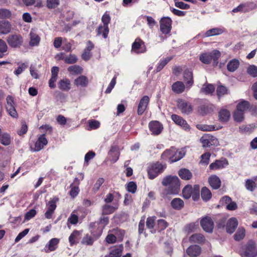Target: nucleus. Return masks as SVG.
<instances>
[{"mask_svg": "<svg viewBox=\"0 0 257 257\" xmlns=\"http://www.w3.org/2000/svg\"><path fill=\"white\" fill-rule=\"evenodd\" d=\"M162 184L164 186H168L167 193L177 194L180 190V180L176 176H167L164 177Z\"/></svg>", "mask_w": 257, "mask_h": 257, "instance_id": "f257e3e1", "label": "nucleus"}, {"mask_svg": "<svg viewBox=\"0 0 257 257\" xmlns=\"http://www.w3.org/2000/svg\"><path fill=\"white\" fill-rule=\"evenodd\" d=\"M220 56V53L217 50H214L211 52L205 53L201 54L199 60L204 64H208L210 63L212 60L214 63L217 64V60Z\"/></svg>", "mask_w": 257, "mask_h": 257, "instance_id": "f03ea898", "label": "nucleus"}, {"mask_svg": "<svg viewBox=\"0 0 257 257\" xmlns=\"http://www.w3.org/2000/svg\"><path fill=\"white\" fill-rule=\"evenodd\" d=\"M7 42L9 46L15 49L20 48L23 44V37L20 34H14L7 37Z\"/></svg>", "mask_w": 257, "mask_h": 257, "instance_id": "7ed1b4c3", "label": "nucleus"}, {"mask_svg": "<svg viewBox=\"0 0 257 257\" xmlns=\"http://www.w3.org/2000/svg\"><path fill=\"white\" fill-rule=\"evenodd\" d=\"M166 168L165 165H162L159 162L152 164L148 168V173L151 179L156 178L159 174L162 173Z\"/></svg>", "mask_w": 257, "mask_h": 257, "instance_id": "20e7f679", "label": "nucleus"}, {"mask_svg": "<svg viewBox=\"0 0 257 257\" xmlns=\"http://www.w3.org/2000/svg\"><path fill=\"white\" fill-rule=\"evenodd\" d=\"M176 102L178 109L182 113L189 114L192 112V105L188 101L180 98L177 100Z\"/></svg>", "mask_w": 257, "mask_h": 257, "instance_id": "39448f33", "label": "nucleus"}, {"mask_svg": "<svg viewBox=\"0 0 257 257\" xmlns=\"http://www.w3.org/2000/svg\"><path fill=\"white\" fill-rule=\"evenodd\" d=\"M59 201L58 197L55 196L50 199V200L46 203L47 210L45 213V217L47 219L52 218V215L56 208V203Z\"/></svg>", "mask_w": 257, "mask_h": 257, "instance_id": "423d86ee", "label": "nucleus"}, {"mask_svg": "<svg viewBox=\"0 0 257 257\" xmlns=\"http://www.w3.org/2000/svg\"><path fill=\"white\" fill-rule=\"evenodd\" d=\"M6 100L7 111L12 117L14 118H17L18 117V114L14 106V98L11 95H8L7 97Z\"/></svg>", "mask_w": 257, "mask_h": 257, "instance_id": "0eeeda50", "label": "nucleus"}, {"mask_svg": "<svg viewBox=\"0 0 257 257\" xmlns=\"http://www.w3.org/2000/svg\"><path fill=\"white\" fill-rule=\"evenodd\" d=\"M200 142L203 147H209L211 146H215L218 144L217 139L215 137L209 135L203 136L200 138Z\"/></svg>", "mask_w": 257, "mask_h": 257, "instance_id": "6e6552de", "label": "nucleus"}, {"mask_svg": "<svg viewBox=\"0 0 257 257\" xmlns=\"http://www.w3.org/2000/svg\"><path fill=\"white\" fill-rule=\"evenodd\" d=\"M172 20L169 17H164L160 20V30L163 33H170L172 28Z\"/></svg>", "mask_w": 257, "mask_h": 257, "instance_id": "1a4fd4ad", "label": "nucleus"}, {"mask_svg": "<svg viewBox=\"0 0 257 257\" xmlns=\"http://www.w3.org/2000/svg\"><path fill=\"white\" fill-rule=\"evenodd\" d=\"M132 51L136 53H143L146 51L144 42L140 38H137L132 44Z\"/></svg>", "mask_w": 257, "mask_h": 257, "instance_id": "9d476101", "label": "nucleus"}, {"mask_svg": "<svg viewBox=\"0 0 257 257\" xmlns=\"http://www.w3.org/2000/svg\"><path fill=\"white\" fill-rule=\"evenodd\" d=\"M244 254L247 257H254L257 255L256 243L254 241L250 240L248 242L246 246Z\"/></svg>", "mask_w": 257, "mask_h": 257, "instance_id": "9b49d317", "label": "nucleus"}, {"mask_svg": "<svg viewBox=\"0 0 257 257\" xmlns=\"http://www.w3.org/2000/svg\"><path fill=\"white\" fill-rule=\"evenodd\" d=\"M203 229L207 232H212L214 228V223L210 217H205L200 221Z\"/></svg>", "mask_w": 257, "mask_h": 257, "instance_id": "f8f14e48", "label": "nucleus"}, {"mask_svg": "<svg viewBox=\"0 0 257 257\" xmlns=\"http://www.w3.org/2000/svg\"><path fill=\"white\" fill-rule=\"evenodd\" d=\"M150 131L153 135H159L163 128V125L158 121H151L149 124Z\"/></svg>", "mask_w": 257, "mask_h": 257, "instance_id": "ddd939ff", "label": "nucleus"}, {"mask_svg": "<svg viewBox=\"0 0 257 257\" xmlns=\"http://www.w3.org/2000/svg\"><path fill=\"white\" fill-rule=\"evenodd\" d=\"M150 101V98L148 96H144L140 100L138 106L137 113L139 115H141L145 112L147 109L149 103Z\"/></svg>", "mask_w": 257, "mask_h": 257, "instance_id": "4468645a", "label": "nucleus"}, {"mask_svg": "<svg viewBox=\"0 0 257 257\" xmlns=\"http://www.w3.org/2000/svg\"><path fill=\"white\" fill-rule=\"evenodd\" d=\"M171 118L176 124L181 126L184 130L186 131H189L190 126L186 121L182 117L177 114H173L171 115Z\"/></svg>", "mask_w": 257, "mask_h": 257, "instance_id": "2eb2a0df", "label": "nucleus"}, {"mask_svg": "<svg viewBox=\"0 0 257 257\" xmlns=\"http://www.w3.org/2000/svg\"><path fill=\"white\" fill-rule=\"evenodd\" d=\"M238 221L235 217L230 218L227 222L226 225V231L229 233L234 232L238 226Z\"/></svg>", "mask_w": 257, "mask_h": 257, "instance_id": "dca6fc26", "label": "nucleus"}, {"mask_svg": "<svg viewBox=\"0 0 257 257\" xmlns=\"http://www.w3.org/2000/svg\"><path fill=\"white\" fill-rule=\"evenodd\" d=\"M183 79L186 82L187 88H190L194 83L193 73L189 69H186L183 73Z\"/></svg>", "mask_w": 257, "mask_h": 257, "instance_id": "f3484780", "label": "nucleus"}, {"mask_svg": "<svg viewBox=\"0 0 257 257\" xmlns=\"http://www.w3.org/2000/svg\"><path fill=\"white\" fill-rule=\"evenodd\" d=\"M47 143L48 142L45 137V135H41L35 144L34 151L38 152L40 151L44 148V146L47 144Z\"/></svg>", "mask_w": 257, "mask_h": 257, "instance_id": "a211bd4d", "label": "nucleus"}, {"mask_svg": "<svg viewBox=\"0 0 257 257\" xmlns=\"http://www.w3.org/2000/svg\"><path fill=\"white\" fill-rule=\"evenodd\" d=\"M12 29V25L8 21H0V34L6 35L9 33Z\"/></svg>", "mask_w": 257, "mask_h": 257, "instance_id": "6ab92c4d", "label": "nucleus"}, {"mask_svg": "<svg viewBox=\"0 0 257 257\" xmlns=\"http://www.w3.org/2000/svg\"><path fill=\"white\" fill-rule=\"evenodd\" d=\"M59 69L58 67L54 66L51 69V77L49 80V84L51 88H55L56 85L55 82L57 79V75Z\"/></svg>", "mask_w": 257, "mask_h": 257, "instance_id": "aec40b11", "label": "nucleus"}, {"mask_svg": "<svg viewBox=\"0 0 257 257\" xmlns=\"http://www.w3.org/2000/svg\"><path fill=\"white\" fill-rule=\"evenodd\" d=\"M228 164L226 159L222 160H216L215 162L211 163L209 168L211 170H217L224 168Z\"/></svg>", "mask_w": 257, "mask_h": 257, "instance_id": "412c9836", "label": "nucleus"}, {"mask_svg": "<svg viewBox=\"0 0 257 257\" xmlns=\"http://www.w3.org/2000/svg\"><path fill=\"white\" fill-rule=\"evenodd\" d=\"M214 106L209 103H206L201 105L199 109V113L204 115L213 111Z\"/></svg>", "mask_w": 257, "mask_h": 257, "instance_id": "4be33fe9", "label": "nucleus"}, {"mask_svg": "<svg viewBox=\"0 0 257 257\" xmlns=\"http://www.w3.org/2000/svg\"><path fill=\"white\" fill-rule=\"evenodd\" d=\"M59 239L56 238L51 239L45 247V251L46 252L53 251L57 247Z\"/></svg>", "mask_w": 257, "mask_h": 257, "instance_id": "5701e85b", "label": "nucleus"}, {"mask_svg": "<svg viewBox=\"0 0 257 257\" xmlns=\"http://www.w3.org/2000/svg\"><path fill=\"white\" fill-rule=\"evenodd\" d=\"M208 182L210 185L214 189H217L221 186V181L216 175L211 176L208 179Z\"/></svg>", "mask_w": 257, "mask_h": 257, "instance_id": "b1692460", "label": "nucleus"}, {"mask_svg": "<svg viewBox=\"0 0 257 257\" xmlns=\"http://www.w3.org/2000/svg\"><path fill=\"white\" fill-rule=\"evenodd\" d=\"M185 89V85L182 81H178L174 83L172 85V90L176 93H182L184 92Z\"/></svg>", "mask_w": 257, "mask_h": 257, "instance_id": "393cba45", "label": "nucleus"}, {"mask_svg": "<svg viewBox=\"0 0 257 257\" xmlns=\"http://www.w3.org/2000/svg\"><path fill=\"white\" fill-rule=\"evenodd\" d=\"M186 252L189 256H197L201 253V247L197 245H191L187 248Z\"/></svg>", "mask_w": 257, "mask_h": 257, "instance_id": "a878e982", "label": "nucleus"}, {"mask_svg": "<svg viewBox=\"0 0 257 257\" xmlns=\"http://www.w3.org/2000/svg\"><path fill=\"white\" fill-rule=\"evenodd\" d=\"M239 64L238 60L233 59L228 63L227 65V70L231 72H234L238 68Z\"/></svg>", "mask_w": 257, "mask_h": 257, "instance_id": "bb28decb", "label": "nucleus"}, {"mask_svg": "<svg viewBox=\"0 0 257 257\" xmlns=\"http://www.w3.org/2000/svg\"><path fill=\"white\" fill-rule=\"evenodd\" d=\"M109 155L112 157L111 161L115 163L119 158V153L118 148L116 146H112L109 152Z\"/></svg>", "mask_w": 257, "mask_h": 257, "instance_id": "cd10ccee", "label": "nucleus"}, {"mask_svg": "<svg viewBox=\"0 0 257 257\" xmlns=\"http://www.w3.org/2000/svg\"><path fill=\"white\" fill-rule=\"evenodd\" d=\"M205 240L204 236L200 233L194 234L189 238V241L193 243H202L204 242Z\"/></svg>", "mask_w": 257, "mask_h": 257, "instance_id": "c85d7f7f", "label": "nucleus"}, {"mask_svg": "<svg viewBox=\"0 0 257 257\" xmlns=\"http://www.w3.org/2000/svg\"><path fill=\"white\" fill-rule=\"evenodd\" d=\"M172 162H175L180 160L184 156V153L178 151L176 148L172 147Z\"/></svg>", "mask_w": 257, "mask_h": 257, "instance_id": "c756f323", "label": "nucleus"}, {"mask_svg": "<svg viewBox=\"0 0 257 257\" xmlns=\"http://www.w3.org/2000/svg\"><path fill=\"white\" fill-rule=\"evenodd\" d=\"M178 174L180 178L185 180H190L192 177V173L185 168L180 169Z\"/></svg>", "mask_w": 257, "mask_h": 257, "instance_id": "7c9ffc66", "label": "nucleus"}, {"mask_svg": "<svg viewBox=\"0 0 257 257\" xmlns=\"http://www.w3.org/2000/svg\"><path fill=\"white\" fill-rule=\"evenodd\" d=\"M201 196L204 201H207L211 198L212 194L208 188L204 187L201 189Z\"/></svg>", "mask_w": 257, "mask_h": 257, "instance_id": "2f4dec72", "label": "nucleus"}, {"mask_svg": "<svg viewBox=\"0 0 257 257\" xmlns=\"http://www.w3.org/2000/svg\"><path fill=\"white\" fill-rule=\"evenodd\" d=\"M80 232L79 231H74L69 237V241L71 245L76 243L80 238Z\"/></svg>", "mask_w": 257, "mask_h": 257, "instance_id": "473e14b6", "label": "nucleus"}, {"mask_svg": "<svg viewBox=\"0 0 257 257\" xmlns=\"http://www.w3.org/2000/svg\"><path fill=\"white\" fill-rule=\"evenodd\" d=\"M30 35V41L29 42V45L31 46H37L39 44L40 41L39 36L32 32H31Z\"/></svg>", "mask_w": 257, "mask_h": 257, "instance_id": "72a5a7b5", "label": "nucleus"}, {"mask_svg": "<svg viewBox=\"0 0 257 257\" xmlns=\"http://www.w3.org/2000/svg\"><path fill=\"white\" fill-rule=\"evenodd\" d=\"M102 22L103 24V26H104V30H105V36H106V34L107 32H109V28H108V24L110 23V18L109 15L104 14L101 18Z\"/></svg>", "mask_w": 257, "mask_h": 257, "instance_id": "f704fd0d", "label": "nucleus"}, {"mask_svg": "<svg viewBox=\"0 0 257 257\" xmlns=\"http://www.w3.org/2000/svg\"><path fill=\"white\" fill-rule=\"evenodd\" d=\"M172 207L175 209H181L184 206V202L180 198H175L171 201Z\"/></svg>", "mask_w": 257, "mask_h": 257, "instance_id": "c9c22d12", "label": "nucleus"}, {"mask_svg": "<svg viewBox=\"0 0 257 257\" xmlns=\"http://www.w3.org/2000/svg\"><path fill=\"white\" fill-rule=\"evenodd\" d=\"M116 209H117V204L114 206L109 205H104L102 207V214H109L112 213Z\"/></svg>", "mask_w": 257, "mask_h": 257, "instance_id": "e433bc0d", "label": "nucleus"}, {"mask_svg": "<svg viewBox=\"0 0 257 257\" xmlns=\"http://www.w3.org/2000/svg\"><path fill=\"white\" fill-rule=\"evenodd\" d=\"M230 117V112L226 109H221L219 112V118L221 121H227Z\"/></svg>", "mask_w": 257, "mask_h": 257, "instance_id": "4c0bfd02", "label": "nucleus"}, {"mask_svg": "<svg viewBox=\"0 0 257 257\" xmlns=\"http://www.w3.org/2000/svg\"><path fill=\"white\" fill-rule=\"evenodd\" d=\"M11 138L9 134L4 133L0 135V143L4 146H8L11 144Z\"/></svg>", "mask_w": 257, "mask_h": 257, "instance_id": "58836bf2", "label": "nucleus"}, {"mask_svg": "<svg viewBox=\"0 0 257 257\" xmlns=\"http://www.w3.org/2000/svg\"><path fill=\"white\" fill-rule=\"evenodd\" d=\"M8 47L6 42L0 39V58H3L7 54Z\"/></svg>", "mask_w": 257, "mask_h": 257, "instance_id": "ea45409f", "label": "nucleus"}, {"mask_svg": "<svg viewBox=\"0 0 257 257\" xmlns=\"http://www.w3.org/2000/svg\"><path fill=\"white\" fill-rule=\"evenodd\" d=\"M223 32V31L221 28H215L210 29L206 32L205 36L206 37L213 36L221 34Z\"/></svg>", "mask_w": 257, "mask_h": 257, "instance_id": "a19ab883", "label": "nucleus"}, {"mask_svg": "<svg viewBox=\"0 0 257 257\" xmlns=\"http://www.w3.org/2000/svg\"><path fill=\"white\" fill-rule=\"evenodd\" d=\"M172 153V148L170 149L166 150L161 155L162 159L168 161V162L170 163H173V162H172V157H173Z\"/></svg>", "mask_w": 257, "mask_h": 257, "instance_id": "79ce46f5", "label": "nucleus"}, {"mask_svg": "<svg viewBox=\"0 0 257 257\" xmlns=\"http://www.w3.org/2000/svg\"><path fill=\"white\" fill-rule=\"evenodd\" d=\"M193 189L191 185H188L186 186L182 191L183 196L185 199H189L191 197L192 194Z\"/></svg>", "mask_w": 257, "mask_h": 257, "instance_id": "37998d69", "label": "nucleus"}, {"mask_svg": "<svg viewBox=\"0 0 257 257\" xmlns=\"http://www.w3.org/2000/svg\"><path fill=\"white\" fill-rule=\"evenodd\" d=\"M249 106L250 104L248 101L242 100L237 104L236 109L244 112L249 108Z\"/></svg>", "mask_w": 257, "mask_h": 257, "instance_id": "c03bdc74", "label": "nucleus"}, {"mask_svg": "<svg viewBox=\"0 0 257 257\" xmlns=\"http://www.w3.org/2000/svg\"><path fill=\"white\" fill-rule=\"evenodd\" d=\"M215 90V87L213 85L211 84H207L204 85L203 87L201 89V92L205 93L206 94H212Z\"/></svg>", "mask_w": 257, "mask_h": 257, "instance_id": "a18cd8bd", "label": "nucleus"}, {"mask_svg": "<svg viewBox=\"0 0 257 257\" xmlns=\"http://www.w3.org/2000/svg\"><path fill=\"white\" fill-rule=\"evenodd\" d=\"M245 187L247 190L251 192L253 191L255 187H256L255 179L254 180L251 179H247L245 181Z\"/></svg>", "mask_w": 257, "mask_h": 257, "instance_id": "49530a36", "label": "nucleus"}, {"mask_svg": "<svg viewBox=\"0 0 257 257\" xmlns=\"http://www.w3.org/2000/svg\"><path fill=\"white\" fill-rule=\"evenodd\" d=\"M69 188L70 190L68 192V194L71 198L74 199L79 194L80 191L79 187L77 186H74L73 185H70Z\"/></svg>", "mask_w": 257, "mask_h": 257, "instance_id": "de8ad7c7", "label": "nucleus"}, {"mask_svg": "<svg viewBox=\"0 0 257 257\" xmlns=\"http://www.w3.org/2000/svg\"><path fill=\"white\" fill-rule=\"evenodd\" d=\"M88 83L86 76L81 75L75 80V84L77 86H85Z\"/></svg>", "mask_w": 257, "mask_h": 257, "instance_id": "09e8293b", "label": "nucleus"}, {"mask_svg": "<svg viewBox=\"0 0 257 257\" xmlns=\"http://www.w3.org/2000/svg\"><path fill=\"white\" fill-rule=\"evenodd\" d=\"M111 232L113 233L116 237V238L120 241H121L123 239L125 234V231L124 230H122L118 228L112 229Z\"/></svg>", "mask_w": 257, "mask_h": 257, "instance_id": "8fccbe9b", "label": "nucleus"}, {"mask_svg": "<svg viewBox=\"0 0 257 257\" xmlns=\"http://www.w3.org/2000/svg\"><path fill=\"white\" fill-rule=\"evenodd\" d=\"M245 230L243 227H239L234 235L235 240L239 241L243 239L245 236Z\"/></svg>", "mask_w": 257, "mask_h": 257, "instance_id": "3c124183", "label": "nucleus"}, {"mask_svg": "<svg viewBox=\"0 0 257 257\" xmlns=\"http://www.w3.org/2000/svg\"><path fill=\"white\" fill-rule=\"evenodd\" d=\"M68 71L72 74H79L82 72V68L78 65H73L68 68Z\"/></svg>", "mask_w": 257, "mask_h": 257, "instance_id": "603ef678", "label": "nucleus"}, {"mask_svg": "<svg viewBox=\"0 0 257 257\" xmlns=\"http://www.w3.org/2000/svg\"><path fill=\"white\" fill-rule=\"evenodd\" d=\"M11 12L6 9H0V19H10L11 17Z\"/></svg>", "mask_w": 257, "mask_h": 257, "instance_id": "864d4df0", "label": "nucleus"}, {"mask_svg": "<svg viewBox=\"0 0 257 257\" xmlns=\"http://www.w3.org/2000/svg\"><path fill=\"white\" fill-rule=\"evenodd\" d=\"M172 59V57H168L161 60L156 68L157 72L160 71Z\"/></svg>", "mask_w": 257, "mask_h": 257, "instance_id": "5fc2aeb1", "label": "nucleus"}, {"mask_svg": "<svg viewBox=\"0 0 257 257\" xmlns=\"http://www.w3.org/2000/svg\"><path fill=\"white\" fill-rule=\"evenodd\" d=\"M244 112L236 109L233 114L234 120L237 122H241L244 119Z\"/></svg>", "mask_w": 257, "mask_h": 257, "instance_id": "6e6d98bb", "label": "nucleus"}, {"mask_svg": "<svg viewBox=\"0 0 257 257\" xmlns=\"http://www.w3.org/2000/svg\"><path fill=\"white\" fill-rule=\"evenodd\" d=\"M121 254V249L118 247H115L110 251L109 254L105 255L104 257H120Z\"/></svg>", "mask_w": 257, "mask_h": 257, "instance_id": "4d7b16f0", "label": "nucleus"}, {"mask_svg": "<svg viewBox=\"0 0 257 257\" xmlns=\"http://www.w3.org/2000/svg\"><path fill=\"white\" fill-rule=\"evenodd\" d=\"M247 73L253 77H257V67L254 65H251L247 69Z\"/></svg>", "mask_w": 257, "mask_h": 257, "instance_id": "13d9d810", "label": "nucleus"}, {"mask_svg": "<svg viewBox=\"0 0 257 257\" xmlns=\"http://www.w3.org/2000/svg\"><path fill=\"white\" fill-rule=\"evenodd\" d=\"M59 4V0H47L46 1V6L50 9L56 8Z\"/></svg>", "mask_w": 257, "mask_h": 257, "instance_id": "bf43d9fd", "label": "nucleus"}, {"mask_svg": "<svg viewBox=\"0 0 257 257\" xmlns=\"http://www.w3.org/2000/svg\"><path fill=\"white\" fill-rule=\"evenodd\" d=\"M78 216L73 213H71L70 216L68 218L67 225L70 228L69 224H76L78 222Z\"/></svg>", "mask_w": 257, "mask_h": 257, "instance_id": "052dcab7", "label": "nucleus"}, {"mask_svg": "<svg viewBox=\"0 0 257 257\" xmlns=\"http://www.w3.org/2000/svg\"><path fill=\"white\" fill-rule=\"evenodd\" d=\"M192 198L194 200H196L199 197V186L198 185H195L193 187H192Z\"/></svg>", "mask_w": 257, "mask_h": 257, "instance_id": "680f3d73", "label": "nucleus"}, {"mask_svg": "<svg viewBox=\"0 0 257 257\" xmlns=\"http://www.w3.org/2000/svg\"><path fill=\"white\" fill-rule=\"evenodd\" d=\"M94 239L91 236L86 235L82 240V243L87 245H91L93 243Z\"/></svg>", "mask_w": 257, "mask_h": 257, "instance_id": "e2e57ef3", "label": "nucleus"}, {"mask_svg": "<svg viewBox=\"0 0 257 257\" xmlns=\"http://www.w3.org/2000/svg\"><path fill=\"white\" fill-rule=\"evenodd\" d=\"M156 218L155 216L149 217L147 218L146 225L148 228L153 229L154 228Z\"/></svg>", "mask_w": 257, "mask_h": 257, "instance_id": "0e129e2a", "label": "nucleus"}, {"mask_svg": "<svg viewBox=\"0 0 257 257\" xmlns=\"http://www.w3.org/2000/svg\"><path fill=\"white\" fill-rule=\"evenodd\" d=\"M217 94L218 96H221L228 93L227 89L226 87L220 85L217 88Z\"/></svg>", "mask_w": 257, "mask_h": 257, "instance_id": "69168bd1", "label": "nucleus"}, {"mask_svg": "<svg viewBox=\"0 0 257 257\" xmlns=\"http://www.w3.org/2000/svg\"><path fill=\"white\" fill-rule=\"evenodd\" d=\"M244 6V12H248L256 8V6L253 3L243 4Z\"/></svg>", "mask_w": 257, "mask_h": 257, "instance_id": "338daca9", "label": "nucleus"}, {"mask_svg": "<svg viewBox=\"0 0 257 257\" xmlns=\"http://www.w3.org/2000/svg\"><path fill=\"white\" fill-rule=\"evenodd\" d=\"M77 58L75 55L70 54L65 57V63L69 64H73L77 62Z\"/></svg>", "mask_w": 257, "mask_h": 257, "instance_id": "774afa93", "label": "nucleus"}]
</instances>
